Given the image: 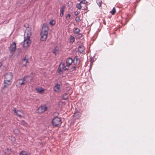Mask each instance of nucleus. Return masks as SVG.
<instances>
[{
    "label": "nucleus",
    "mask_w": 155,
    "mask_h": 155,
    "mask_svg": "<svg viewBox=\"0 0 155 155\" xmlns=\"http://www.w3.org/2000/svg\"><path fill=\"white\" fill-rule=\"evenodd\" d=\"M13 74L11 72L7 73L4 76V83L5 84L2 88V92L5 93H7L8 91V87L12 83V80L13 78Z\"/></svg>",
    "instance_id": "1"
},
{
    "label": "nucleus",
    "mask_w": 155,
    "mask_h": 155,
    "mask_svg": "<svg viewBox=\"0 0 155 155\" xmlns=\"http://www.w3.org/2000/svg\"><path fill=\"white\" fill-rule=\"evenodd\" d=\"M31 35V29L28 27L25 30L24 33L23 47L25 48L29 46L31 43L30 37Z\"/></svg>",
    "instance_id": "2"
},
{
    "label": "nucleus",
    "mask_w": 155,
    "mask_h": 155,
    "mask_svg": "<svg viewBox=\"0 0 155 155\" xmlns=\"http://www.w3.org/2000/svg\"><path fill=\"white\" fill-rule=\"evenodd\" d=\"M48 28L47 25L44 24L42 28L41 32V40L42 41H45L48 35Z\"/></svg>",
    "instance_id": "3"
},
{
    "label": "nucleus",
    "mask_w": 155,
    "mask_h": 155,
    "mask_svg": "<svg viewBox=\"0 0 155 155\" xmlns=\"http://www.w3.org/2000/svg\"><path fill=\"white\" fill-rule=\"evenodd\" d=\"M52 123L54 126H60L62 123L61 118L58 117H56L53 118L51 121Z\"/></svg>",
    "instance_id": "4"
},
{
    "label": "nucleus",
    "mask_w": 155,
    "mask_h": 155,
    "mask_svg": "<svg viewBox=\"0 0 155 155\" xmlns=\"http://www.w3.org/2000/svg\"><path fill=\"white\" fill-rule=\"evenodd\" d=\"M69 68V67L68 66L65 65L64 63H61L59 66L58 72L60 73V72L68 69Z\"/></svg>",
    "instance_id": "5"
},
{
    "label": "nucleus",
    "mask_w": 155,
    "mask_h": 155,
    "mask_svg": "<svg viewBox=\"0 0 155 155\" xmlns=\"http://www.w3.org/2000/svg\"><path fill=\"white\" fill-rule=\"evenodd\" d=\"M34 76V74L32 73L31 74V75H27L24 76V79L25 83L31 82L33 80Z\"/></svg>",
    "instance_id": "6"
},
{
    "label": "nucleus",
    "mask_w": 155,
    "mask_h": 155,
    "mask_svg": "<svg viewBox=\"0 0 155 155\" xmlns=\"http://www.w3.org/2000/svg\"><path fill=\"white\" fill-rule=\"evenodd\" d=\"M26 84L24 77L21 79L17 80L16 82V85L17 87H20L21 85H25Z\"/></svg>",
    "instance_id": "7"
},
{
    "label": "nucleus",
    "mask_w": 155,
    "mask_h": 155,
    "mask_svg": "<svg viewBox=\"0 0 155 155\" xmlns=\"http://www.w3.org/2000/svg\"><path fill=\"white\" fill-rule=\"evenodd\" d=\"M47 109V107L45 105L41 106L38 109V112L41 113L45 112Z\"/></svg>",
    "instance_id": "8"
},
{
    "label": "nucleus",
    "mask_w": 155,
    "mask_h": 155,
    "mask_svg": "<svg viewBox=\"0 0 155 155\" xmlns=\"http://www.w3.org/2000/svg\"><path fill=\"white\" fill-rule=\"evenodd\" d=\"M16 48V43L15 42H13L12 43L10 47H9V51L10 52V53H14L15 50Z\"/></svg>",
    "instance_id": "9"
},
{
    "label": "nucleus",
    "mask_w": 155,
    "mask_h": 155,
    "mask_svg": "<svg viewBox=\"0 0 155 155\" xmlns=\"http://www.w3.org/2000/svg\"><path fill=\"white\" fill-rule=\"evenodd\" d=\"M13 111L14 113L19 117H22L23 115V113L22 111L17 110L15 108L14 109Z\"/></svg>",
    "instance_id": "10"
},
{
    "label": "nucleus",
    "mask_w": 155,
    "mask_h": 155,
    "mask_svg": "<svg viewBox=\"0 0 155 155\" xmlns=\"http://www.w3.org/2000/svg\"><path fill=\"white\" fill-rule=\"evenodd\" d=\"M22 63L23 66L27 65V64L28 63V59L27 56H25V58L22 59Z\"/></svg>",
    "instance_id": "11"
},
{
    "label": "nucleus",
    "mask_w": 155,
    "mask_h": 155,
    "mask_svg": "<svg viewBox=\"0 0 155 155\" xmlns=\"http://www.w3.org/2000/svg\"><path fill=\"white\" fill-rule=\"evenodd\" d=\"M73 60L71 58H69L67 59L66 61V65L69 67V65H71L72 63Z\"/></svg>",
    "instance_id": "12"
},
{
    "label": "nucleus",
    "mask_w": 155,
    "mask_h": 155,
    "mask_svg": "<svg viewBox=\"0 0 155 155\" xmlns=\"http://www.w3.org/2000/svg\"><path fill=\"white\" fill-rule=\"evenodd\" d=\"M73 62L75 64L78 65L80 63V60L79 58L75 57L73 60Z\"/></svg>",
    "instance_id": "13"
},
{
    "label": "nucleus",
    "mask_w": 155,
    "mask_h": 155,
    "mask_svg": "<svg viewBox=\"0 0 155 155\" xmlns=\"http://www.w3.org/2000/svg\"><path fill=\"white\" fill-rule=\"evenodd\" d=\"M60 86V85L58 84L55 85L54 88V91L55 92H60L61 91Z\"/></svg>",
    "instance_id": "14"
},
{
    "label": "nucleus",
    "mask_w": 155,
    "mask_h": 155,
    "mask_svg": "<svg viewBox=\"0 0 155 155\" xmlns=\"http://www.w3.org/2000/svg\"><path fill=\"white\" fill-rule=\"evenodd\" d=\"M59 51V48L58 46L55 47L52 51V53L56 55L57 54H58Z\"/></svg>",
    "instance_id": "15"
},
{
    "label": "nucleus",
    "mask_w": 155,
    "mask_h": 155,
    "mask_svg": "<svg viewBox=\"0 0 155 155\" xmlns=\"http://www.w3.org/2000/svg\"><path fill=\"white\" fill-rule=\"evenodd\" d=\"M78 50L80 53H82L84 50V47L83 46H79L78 48Z\"/></svg>",
    "instance_id": "16"
},
{
    "label": "nucleus",
    "mask_w": 155,
    "mask_h": 155,
    "mask_svg": "<svg viewBox=\"0 0 155 155\" xmlns=\"http://www.w3.org/2000/svg\"><path fill=\"white\" fill-rule=\"evenodd\" d=\"M36 90L39 93H41L44 91V89L41 88H36Z\"/></svg>",
    "instance_id": "17"
},
{
    "label": "nucleus",
    "mask_w": 155,
    "mask_h": 155,
    "mask_svg": "<svg viewBox=\"0 0 155 155\" xmlns=\"http://www.w3.org/2000/svg\"><path fill=\"white\" fill-rule=\"evenodd\" d=\"M82 6V4L80 3L77 4L76 5V7L79 10H81V9Z\"/></svg>",
    "instance_id": "18"
},
{
    "label": "nucleus",
    "mask_w": 155,
    "mask_h": 155,
    "mask_svg": "<svg viewBox=\"0 0 155 155\" xmlns=\"http://www.w3.org/2000/svg\"><path fill=\"white\" fill-rule=\"evenodd\" d=\"M80 31V29L77 28H75L74 30V32L75 34H78Z\"/></svg>",
    "instance_id": "19"
},
{
    "label": "nucleus",
    "mask_w": 155,
    "mask_h": 155,
    "mask_svg": "<svg viewBox=\"0 0 155 155\" xmlns=\"http://www.w3.org/2000/svg\"><path fill=\"white\" fill-rule=\"evenodd\" d=\"M19 155H28V154L27 152L24 151H22L20 152Z\"/></svg>",
    "instance_id": "20"
},
{
    "label": "nucleus",
    "mask_w": 155,
    "mask_h": 155,
    "mask_svg": "<svg viewBox=\"0 0 155 155\" xmlns=\"http://www.w3.org/2000/svg\"><path fill=\"white\" fill-rule=\"evenodd\" d=\"M64 10V8H61L60 16L61 17H62L63 15Z\"/></svg>",
    "instance_id": "21"
},
{
    "label": "nucleus",
    "mask_w": 155,
    "mask_h": 155,
    "mask_svg": "<svg viewBox=\"0 0 155 155\" xmlns=\"http://www.w3.org/2000/svg\"><path fill=\"white\" fill-rule=\"evenodd\" d=\"M68 94H64V95H63V96L62 97V99H63L65 100L67 99H68Z\"/></svg>",
    "instance_id": "22"
},
{
    "label": "nucleus",
    "mask_w": 155,
    "mask_h": 155,
    "mask_svg": "<svg viewBox=\"0 0 155 155\" xmlns=\"http://www.w3.org/2000/svg\"><path fill=\"white\" fill-rule=\"evenodd\" d=\"M80 3L81 4H84L85 5H86L87 4L88 2L85 0H82L81 1H80Z\"/></svg>",
    "instance_id": "23"
},
{
    "label": "nucleus",
    "mask_w": 155,
    "mask_h": 155,
    "mask_svg": "<svg viewBox=\"0 0 155 155\" xmlns=\"http://www.w3.org/2000/svg\"><path fill=\"white\" fill-rule=\"evenodd\" d=\"M75 39L73 36H71L70 39V41L71 42H73L74 41Z\"/></svg>",
    "instance_id": "24"
},
{
    "label": "nucleus",
    "mask_w": 155,
    "mask_h": 155,
    "mask_svg": "<svg viewBox=\"0 0 155 155\" xmlns=\"http://www.w3.org/2000/svg\"><path fill=\"white\" fill-rule=\"evenodd\" d=\"M96 2L97 3L98 5L99 6H101V4L102 3V1L101 0H96Z\"/></svg>",
    "instance_id": "25"
},
{
    "label": "nucleus",
    "mask_w": 155,
    "mask_h": 155,
    "mask_svg": "<svg viewBox=\"0 0 155 155\" xmlns=\"http://www.w3.org/2000/svg\"><path fill=\"white\" fill-rule=\"evenodd\" d=\"M55 21L54 20H51L49 22V24L53 25L55 24Z\"/></svg>",
    "instance_id": "26"
},
{
    "label": "nucleus",
    "mask_w": 155,
    "mask_h": 155,
    "mask_svg": "<svg viewBox=\"0 0 155 155\" xmlns=\"http://www.w3.org/2000/svg\"><path fill=\"white\" fill-rule=\"evenodd\" d=\"M116 11L115 9V8L114 7L111 11L110 12L112 14V15H114Z\"/></svg>",
    "instance_id": "27"
},
{
    "label": "nucleus",
    "mask_w": 155,
    "mask_h": 155,
    "mask_svg": "<svg viewBox=\"0 0 155 155\" xmlns=\"http://www.w3.org/2000/svg\"><path fill=\"white\" fill-rule=\"evenodd\" d=\"M21 124L25 127H26L27 126V124L23 120H22L21 121Z\"/></svg>",
    "instance_id": "28"
},
{
    "label": "nucleus",
    "mask_w": 155,
    "mask_h": 155,
    "mask_svg": "<svg viewBox=\"0 0 155 155\" xmlns=\"http://www.w3.org/2000/svg\"><path fill=\"white\" fill-rule=\"evenodd\" d=\"M13 132L14 133L17 134L19 133V131L18 129H16L13 130Z\"/></svg>",
    "instance_id": "29"
},
{
    "label": "nucleus",
    "mask_w": 155,
    "mask_h": 155,
    "mask_svg": "<svg viewBox=\"0 0 155 155\" xmlns=\"http://www.w3.org/2000/svg\"><path fill=\"white\" fill-rule=\"evenodd\" d=\"M80 20V17L79 16L75 18V20L77 22H78Z\"/></svg>",
    "instance_id": "30"
},
{
    "label": "nucleus",
    "mask_w": 155,
    "mask_h": 155,
    "mask_svg": "<svg viewBox=\"0 0 155 155\" xmlns=\"http://www.w3.org/2000/svg\"><path fill=\"white\" fill-rule=\"evenodd\" d=\"M82 35L81 34H79L78 35H77V38H80L82 37Z\"/></svg>",
    "instance_id": "31"
},
{
    "label": "nucleus",
    "mask_w": 155,
    "mask_h": 155,
    "mask_svg": "<svg viewBox=\"0 0 155 155\" xmlns=\"http://www.w3.org/2000/svg\"><path fill=\"white\" fill-rule=\"evenodd\" d=\"M71 17V15L70 14H68L66 16V19L67 20H68L70 19Z\"/></svg>",
    "instance_id": "32"
},
{
    "label": "nucleus",
    "mask_w": 155,
    "mask_h": 155,
    "mask_svg": "<svg viewBox=\"0 0 155 155\" xmlns=\"http://www.w3.org/2000/svg\"><path fill=\"white\" fill-rule=\"evenodd\" d=\"M80 13V12L78 11H76L74 12V14L75 15H78Z\"/></svg>",
    "instance_id": "33"
},
{
    "label": "nucleus",
    "mask_w": 155,
    "mask_h": 155,
    "mask_svg": "<svg viewBox=\"0 0 155 155\" xmlns=\"http://www.w3.org/2000/svg\"><path fill=\"white\" fill-rule=\"evenodd\" d=\"M77 68V67L74 66L72 68V71L76 70V68Z\"/></svg>",
    "instance_id": "34"
},
{
    "label": "nucleus",
    "mask_w": 155,
    "mask_h": 155,
    "mask_svg": "<svg viewBox=\"0 0 155 155\" xmlns=\"http://www.w3.org/2000/svg\"><path fill=\"white\" fill-rule=\"evenodd\" d=\"M78 113H74V116H75L76 115H78Z\"/></svg>",
    "instance_id": "35"
},
{
    "label": "nucleus",
    "mask_w": 155,
    "mask_h": 155,
    "mask_svg": "<svg viewBox=\"0 0 155 155\" xmlns=\"http://www.w3.org/2000/svg\"><path fill=\"white\" fill-rule=\"evenodd\" d=\"M85 6H86V8L84 9V10H87V5H85Z\"/></svg>",
    "instance_id": "36"
},
{
    "label": "nucleus",
    "mask_w": 155,
    "mask_h": 155,
    "mask_svg": "<svg viewBox=\"0 0 155 155\" xmlns=\"http://www.w3.org/2000/svg\"><path fill=\"white\" fill-rule=\"evenodd\" d=\"M2 64L1 63V62H0V67L2 66Z\"/></svg>",
    "instance_id": "37"
},
{
    "label": "nucleus",
    "mask_w": 155,
    "mask_h": 155,
    "mask_svg": "<svg viewBox=\"0 0 155 155\" xmlns=\"http://www.w3.org/2000/svg\"><path fill=\"white\" fill-rule=\"evenodd\" d=\"M82 0H78V1L80 2V1H81Z\"/></svg>",
    "instance_id": "38"
},
{
    "label": "nucleus",
    "mask_w": 155,
    "mask_h": 155,
    "mask_svg": "<svg viewBox=\"0 0 155 155\" xmlns=\"http://www.w3.org/2000/svg\"><path fill=\"white\" fill-rule=\"evenodd\" d=\"M13 139H15V138H14V137H13Z\"/></svg>",
    "instance_id": "39"
}]
</instances>
